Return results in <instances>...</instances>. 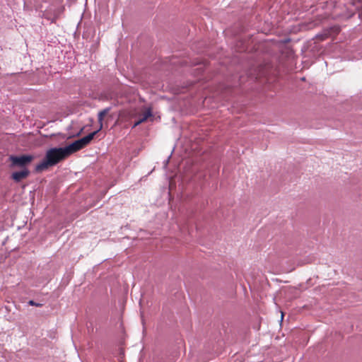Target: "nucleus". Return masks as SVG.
I'll return each mask as SVG.
<instances>
[{
  "label": "nucleus",
  "instance_id": "7",
  "mask_svg": "<svg viewBox=\"0 0 362 362\" xmlns=\"http://www.w3.org/2000/svg\"><path fill=\"white\" fill-rule=\"evenodd\" d=\"M28 304L32 306L42 307V304L35 302L33 300L28 301Z\"/></svg>",
  "mask_w": 362,
  "mask_h": 362
},
{
  "label": "nucleus",
  "instance_id": "4",
  "mask_svg": "<svg viewBox=\"0 0 362 362\" xmlns=\"http://www.w3.org/2000/svg\"><path fill=\"white\" fill-rule=\"evenodd\" d=\"M30 174V171L27 168H24L21 171H16L12 173L11 177L12 179L16 182H19L22 180L25 179Z\"/></svg>",
  "mask_w": 362,
  "mask_h": 362
},
{
  "label": "nucleus",
  "instance_id": "8",
  "mask_svg": "<svg viewBox=\"0 0 362 362\" xmlns=\"http://www.w3.org/2000/svg\"><path fill=\"white\" fill-rule=\"evenodd\" d=\"M103 123H99L98 129L95 131L94 132H96V134L103 129Z\"/></svg>",
  "mask_w": 362,
  "mask_h": 362
},
{
  "label": "nucleus",
  "instance_id": "10",
  "mask_svg": "<svg viewBox=\"0 0 362 362\" xmlns=\"http://www.w3.org/2000/svg\"><path fill=\"white\" fill-rule=\"evenodd\" d=\"M284 315L281 313V320L283 319Z\"/></svg>",
  "mask_w": 362,
  "mask_h": 362
},
{
  "label": "nucleus",
  "instance_id": "9",
  "mask_svg": "<svg viewBox=\"0 0 362 362\" xmlns=\"http://www.w3.org/2000/svg\"><path fill=\"white\" fill-rule=\"evenodd\" d=\"M141 123H143V122H142L141 121V119H139L138 121H136V122L134 124V125H133L132 128H135L136 127H137L138 125H139V124H141Z\"/></svg>",
  "mask_w": 362,
  "mask_h": 362
},
{
  "label": "nucleus",
  "instance_id": "5",
  "mask_svg": "<svg viewBox=\"0 0 362 362\" xmlns=\"http://www.w3.org/2000/svg\"><path fill=\"white\" fill-rule=\"evenodd\" d=\"M111 107H107L100 111L98 114V123H103V119L105 116L110 111Z\"/></svg>",
  "mask_w": 362,
  "mask_h": 362
},
{
  "label": "nucleus",
  "instance_id": "1",
  "mask_svg": "<svg viewBox=\"0 0 362 362\" xmlns=\"http://www.w3.org/2000/svg\"><path fill=\"white\" fill-rule=\"evenodd\" d=\"M73 153L70 144L62 148H52L46 152L45 158L36 165L35 170L40 172L55 165Z\"/></svg>",
  "mask_w": 362,
  "mask_h": 362
},
{
  "label": "nucleus",
  "instance_id": "3",
  "mask_svg": "<svg viewBox=\"0 0 362 362\" xmlns=\"http://www.w3.org/2000/svg\"><path fill=\"white\" fill-rule=\"evenodd\" d=\"M10 159L12 162L13 165L24 168L33 160V156L30 155L11 156Z\"/></svg>",
  "mask_w": 362,
  "mask_h": 362
},
{
  "label": "nucleus",
  "instance_id": "6",
  "mask_svg": "<svg viewBox=\"0 0 362 362\" xmlns=\"http://www.w3.org/2000/svg\"><path fill=\"white\" fill-rule=\"evenodd\" d=\"M152 116V111H151V109L148 108L145 112L144 114L143 115L142 117L140 118L141 121L142 122H144L145 121H146L148 119V118H149L150 117Z\"/></svg>",
  "mask_w": 362,
  "mask_h": 362
},
{
  "label": "nucleus",
  "instance_id": "2",
  "mask_svg": "<svg viewBox=\"0 0 362 362\" xmlns=\"http://www.w3.org/2000/svg\"><path fill=\"white\" fill-rule=\"evenodd\" d=\"M96 135V132H92L86 135V136L75 141L72 144H71V147L73 149L74 152H76L83 148H84L86 145H88Z\"/></svg>",
  "mask_w": 362,
  "mask_h": 362
}]
</instances>
